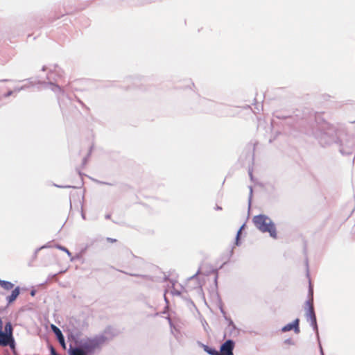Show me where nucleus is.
<instances>
[{
  "mask_svg": "<svg viewBox=\"0 0 355 355\" xmlns=\"http://www.w3.org/2000/svg\"><path fill=\"white\" fill-rule=\"evenodd\" d=\"M253 223L259 230L269 232L270 236L277 238L276 227L269 217L265 215L255 216L253 218Z\"/></svg>",
  "mask_w": 355,
  "mask_h": 355,
  "instance_id": "obj_1",
  "label": "nucleus"
},
{
  "mask_svg": "<svg viewBox=\"0 0 355 355\" xmlns=\"http://www.w3.org/2000/svg\"><path fill=\"white\" fill-rule=\"evenodd\" d=\"M3 322L0 318V345L5 347L13 343L12 327L10 322H7L4 327V331H2Z\"/></svg>",
  "mask_w": 355,
  "mask_h": 355,
  "instance_id": "obj_2",
  "label": "nucleus"
},
{
  "mask_svg": "<svg viewBox=\"0 0 355 355\" xmlns=\"http://www.w3.org/2000/svg\"><path fill=\"white\" fill-rule=\"evenodd\" d=\"M234 348V343L231 340H226L220 347L219 354L220 355H233V349Z\"/></svg>",
  "mask_w": 355,
  "mask_h": 355,
  "instance_id": "obj_3",
  "label": "nucleus"
},
{
  "mask_svg": "<svg viewBox=\"0 0 355 355\" xmlns=\"http://www.w3.org/2000/svg\"><path fill=\"white\" fill-rule=\"evenodd\" d=\"M306 305L308 307L307 317L310 319L311 324L316 327V317L313 311V300L307 301Z\"/></svg>",
  "mask_w": 355,
  "mask_h": 355,
  "instance_id": "obj_4",
  "label": "nucleus"
},
{
  "mask_svg": "<svg viewBox=\"0 0 355 355\" xmlns=\"http://www.w3.org/2000/svg\"><path fill=\"white\" fill-rule=\"evenodd\" d=\"M300 324V320L297 318L293 321L292 323H289L288 324H286V326L283 327V329H282V331L283 332H286L291 330H294L295 334H299L300 333V327L298 325Z\"/></svg>",
  "mask_w": 355,
  "mask_h": 355,
  "instance_id": "obj_5",
  "label": "nucleus"
},
{
  "mask_svg": "<svg viewBox=\"0 0 355 355\" xmlns=\"http://www.w3.org/2000/svg\"><path fill=\"white\" fill-rule=\"evenodd\" d=\"M51 330H53L54 334H55L60 345H62V348L65 349L64 338H63L62 331L54 324H51Z\"/></svg>",
  "mask_w": 355,
  "mask_h": 355,
  "instance_id": "obj_6",
  "label": "nucleus"
},
{
  "mask_svg": "<svg viewBox=\"0 0 355 355\" xmlns=\"http://www.w3.org/2000/svg\"><path fill=\"white\" fill-rule=\"evenodd\" d=\"M19 287H16L15 289L12 290V294L8 295L7 298H6V300H7L8 303L10 304V303L13 302L14 301H15V300L19 296Z\"/></svg>",
  "mask_w": 355,
  "mask_h": 355,
  "instance_id": "obj_7",
  "label": "nucleus"
},
{
  "mask_svg": "<svg viewBox=\"0 0 355 355\" xmlns=\"http://www.w3.org/2000/svg\"><path fill=\"white\" fill-rule=\"evenodd\" d=\"M0 286L6 291H10L13 288L14 285L10 282L0 279Z\"/></svg>",
  "mask_w": 355,
  "mask_h": 355,
  "instance_id": "obj_8",
  "label": "nucleus"
},
{
  "mask_svg": "<svg viewBox=\"0 0 355 355\" xmlns=\"http://www.w3.org/2000/svg\"><path fill=\"white\" fill-rule=\"evenodd\" d=\"M69 355H86L85 351L81 348H70Z\"/></svg>",
  "mask_w": 355,
  "mask_h": 355,
  "instance_id": "obj_9",
  "label": "nucleus"
},
{
  "mask_svg": "<svg viewBox=\"0 0 355 355\" xmlns=\"http://www.w3.org/2000/svg\"><path fill=\"white\" fill-rule=\"evenodd\" d=\"M205 352L210 355H220L219 352L214 348H210L208 346L204 347Z\"/></svg>",
  "mask_w": 355,
  "mask_h": 355,
  "instance_id": "obj_10",
  "label": "nucleus"
},
{
  "mask_svg": "<svg viewBox=\"0 0 355 355\" xmlns=\"http://www.w3.org/2000/svg\"><path fill=\"white\" fill-rule=\"evenodd\" d=\"M105 241H107V242L110 243H116V239H112V238H107V239H105Z\"/></svg>",
  "mask_w": 355,
  "mask_h": 355,
  "instance_id": "obj_11",
  "label": "nucleus"
},
{
  "mask_svg": "<svg viewBox=\"0 0 355 355\" xmlns=\"http://www.w3.org/2000/svg\"><path fill=\"white\" fill-rule=\"evenodd\" d=\"M243 227L240 228L239 230H238L237 232V235H236V242L238 243V240H239V238L240 237V234H241V229Z\"/></svg>",
  "mask_w": 355,
  "mask_h": 355,
  "instance_id": "obj_12",
  "label": "nucleus"
},
{
  "mask_svg": "<svg viewBox=\"0 0 355 355\" xmlns=\"http://www.w3.org/2000/svg\"><path fill=\"white\" fill-rule=\"evenodd\" d=\"M51 355H57V354L55 352L53 348H51Z\"/></svg>",
  "mask_w": 355,
  "mask_h": 355,
  "instance_id": "obj_13",
  "label": "nucleus"
},
{
  "mask_svg": "<svg viewBox=\"0 0 355 355\" xmlns=\"http://www.w3.org/2000/svg\"><path fill=\"white\" fill-rule=\"evenodd\" d=\"M31 295H35V293H34L33 291H32Z\"/></svg>",
  "mask_w": 355,
  "mask_h": 355,
  "instance_id": "obj_14",
  "label": "nucleus"
}]
</instances>
